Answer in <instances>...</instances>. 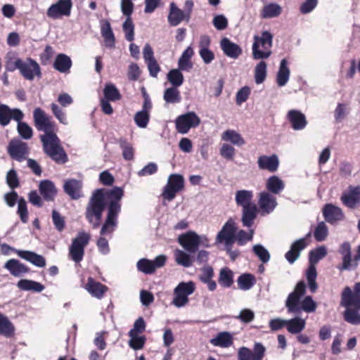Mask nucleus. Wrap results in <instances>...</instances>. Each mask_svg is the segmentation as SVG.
<instances>
[{"instance_id":"3","label":"nucleus","mask_w":360,"mask_h":360,"mask_svg":"<svg viewBox=\"0 0 360 360\" xmlns=\"http://www.w3.org/2000/svg\"><path fill=\"white\" fill-rule=\"evenodd\" d=\"M306 292V284L301 281L297 283L292 292L287 297L285 306L290 314H300L301 311L313 313L316 310L317 304L310 295L302 297Z\"/></svg>"},{"instance_id":"42","label":"nucleus","mask_w":360,"mask_h":360,"mask_svg":"<svg viewBox=\"0 0 360 360\" xmlns=\"http://www.w3.org/2000/svg\"><path fill=\"white\" fill-rule=\"evenodd\" d=\"M101 35L104 39L106 47L112 49L115 47V38L109 22L105 21L101 25Z\"/></svg>"},{"instance_id":"53","label":"nucleus","mask_w":360,"mask_h":360,"mask_svg":"<svg viewBox=\"0 0 360 360\" xmlns=\"http://www.w3.org/2000/svg\"><path fill=\"white\" fill-rule=\"evenodd\" d=\"M349 108L347 104L338 103L334 110V118L336 122H342L349 115Z\"/></svg>"},{"instance_id":"2","label":"nucleus","mask_w":360,"mask_h":360,"mask_svg":"<svg viewBox=\"0 0 360 360\" xmlns=\"http://www.w3.org/2000/svg\"><path fill=\"white\" fill-rule=\"evenodd\" d=\"M124 191L120 187H115L111 190L96 189L91 197L86 209V217L94 229L101 224L103 212L105 207V198L110 199L109 205L117 203L121 208L120 200L123 197Z\"/></svg>"},{"instance_id":"23","label":"nucleus","mask_w":360,"mask_h":360,"mask_svg":"<svg viewBox=\"0 0 360 360\" xmlns=\"http://www.w3.org/2000/svg\"><path fill=\"white\" fill-rule=\"evenodd\" d=\"M341 200L345 206L354 208L360 203V186H349V191L342 193Z\"/></svg>"},{"instance_id":"38","label":"nucleus","mask_w":360,"mask_h":360,"mask_svg":"<svg viewBox=\"0 0 360 360\" xmlns=\"http://www.w3.org/2000/svg\"><path fill=\"white\" fill-rule=\"evenodd\" d=\"M253 192L250 190H239L236 192L235 200L238 206L243 208L254 205L252 203Z\"/></svg>"},{"instance_id":"29","label":"nucleus","mask_w":360,"mask_h":360,"mask_svg":"<svg viewBox=\"0 0 360 360\" xmlns=\"http://www.w3.org/2000/svg\"><path fill=\"white\" fill-rule=\"evenodd\" d=\"M85 289L91 296L97 299H101L107 291L108 287L90 277L88 278Z\"/></svg>"},{"instance_id":"20","label":"nucleus","mask_w":360,"mask_h":360,"mask_svg":"<svg viewBox=\"0 0 360 360\" xmlns=\"http://www.w3.org/2000/svg\"><path fill=\"white\" fill-rule=\"evenodd\" d=\"M8 152L12 158L20 162L28 153L27 144L18 139H13L8 146Z\"/></svg>"},{"instance_id":"10","label":"nucleus","mask_w":360,"mask_h":360,"mask_svg":"<svg viewBox=\"0 0 360 360\" xmlns=\"http://www.w3.org/2000/svg\"><path fill=\"white\" fill-rule=\"evenodd\" d=\"M200 124V118L195 112H188L178 116L175 120L176 131L181 134H187L191 129Z\"/></svg>"},{"instance_id":"55","label":"nucleus","mask_w":360,"mask_h":360,"mask_svg":"<svg viewBox=\"0 0 360 360\" xmlns=\"http://www.w3.org/2000/svg\"><path fill=\"white\" fill-rule=\"evenodd\" d=\"M18 122L17 130L23 139L29 140L33 136V130L26 122H22V120L16 121Z\"/></svg>"},{"instance_id":"25","label":"nucleus","mask_w":360,"mask_h":360,"mask_svg":"<svg viewBox=\"0 0 360 360\" xmlns=\"http://www.w3.org/2000/svg\"><path fill=\"white\" fill-rule=\"evenodd\" d=\"M220 46L224 53L232 59H236L242 54V49L240 46L228 38L225 37L221 40Z\"/></svg>"},{"instance_id":"8","label":"nucleus","mask_w":360,"mask_h":360,"mask_svg":"<svg viewBox=\"0 0 360 360\" xmlns=\"http://www.w3.org/2000/svg\"><path fill=\"white\" fill-rule=\"evenodd\" d=\"M195 290L193 281L181 282L174 289V297L172 304L177 308L185 307L188 302V296Z\"/></svg>"},{"instance_id":"41","label":"nucleus","mask_w":360,"mask_h":360,"mask_svg":"<svg viewBox=\"0 0 360 360\" xmlns=\"http://www.w3.org/2000/svg\"><path fill=\"white\" fill-rule=\"evenodd\" d=\"M306 321L304 319L296 316L293 319H287V330L291 334H298L305 328Z\"/></svg>"},{"instance_id":"45","label":"nucleus","mask_w":360,"mask_h":360,"mask_svg":"<svg viewBox=\"0 0 360 360\" xmlns=\"http://www.w3.org/2000/svg\"><path fill=\"white\" fill-rule=\"evenodd\" d=\"M175 262L184 267H190L193 265L194 259L188 253L181 250H176L174 252Z\"/></svg>"},{"instance_id":"34","label":"nucleus","mask_w":360,"mask_h":360,"mask_svg":"<svg viewBox=\"0 0 360 360\" xmlns=\"http://www.w3.org/2000/svg\"><path fill=\"white\" fill-rule=\"evenodd\" d=\"M214 277V271L210 266H205L201 269V274L199 278L201 282L207 284V288L210 291H214L217 288V283L212 280Z\"/></svg>"},{"instance_id":"35","label":"nucleus","mask_w":360,"mask_h":360,"mask_svg":"<svg viewBox=\"0 0 360 360\" xmlns=\"http://www.w3.org/2000/svg\"><path fill=\"white\" fill-rule=\"evenodd\" d=\"M221 139L223 141L229 142L233 146H236L238 147L243 146L245 143L242 136L233 129H227L224 131L221 134Z\"/></svg>"},{"instance_id":"46","label":"nucleus","mask_w":360,"mask_h":360,"mask_svg":"<svg viewBox=\"0 0 360 360\" xmlns=\"http://www.w3.org/2000/svg\"><path fill=\"white\" fill-rule=\"evenodd\" d=\"M238 288L246 291L250 290L256 283L255 276L251 274H243L237 279Z\"/></svg>"},{"instance_id":"28","label":"nucleus","mask_w":360,"mask_h":360,"mask_svg":"<svg viewBox=\"0 0 360 360\" xmlns=\"http://www.w3.org/2000/svg\"><path fill=\"white\" fill-rule=\"evenodd\" d=\"M283 11L281 5L275 2H269L264 5L260 11V17L262 19H271L278 18Z\"/></svg>"},{"instance_id":"7","label":"nucleus","mask_w":360,"mask_h":360,"mask_svg":"<svg viewBox=\"0 0 360 360\" xmlns=\"http://www.w3.org/2000/svg\"><path fill=\"white\" fill-rule=\"evenodd\" d=\"M178 242L189 253H195L200 245L210 246L206 236H199L193 231H188L179 236Z\"/></svg>"},{"instance_id":"56","label":"nucleus","mask_w":360,"mask_h":360,"mask_svg":"<svg viewBox=\"0 0 360 360\" xmlns=\"http://www.w3.org/2000/svg\"><path fill=\"white\" fill-rule=\"evenodd\" d=\"M254 230L252 229H250L249 232H246L244 230H240L236 232L235 241H236L239 245H244L248 242L252 240Z\"/></svg>"},{"instance_id":"21","label":"nucleus","mask_w":360,"mask_h":360,"mask_svg":"<svg viewBox=\"0 0 360 360\" xmlns=\"http://www.w3.org/2000/svg\"><path fill=\"white\" fill-rule=\"evenodd\" d=\"M310 235L311 233H309L306 238L297 240L291 245L290 250H288L285 255L286 260L290 264H293L299 258L300 252L303 250L307 245L306 239Z\"/></svg>"},{"instance_id":"58","label":"nucleus","mask_w":360,"mask_h":360,"mask_svg":"<svg viewBox=\"0 0 360 360\" xmlns=\"http://www.w3.org/2000/svg\"><path fill=\"white\" fill-rule=\"evenodd\" d=\"M328 235V229L326 224L323 221L319 222L314 232L315 239L319 242L323 241L326 239Z\"/></svg>"},{"instance_id":"11","label":"nucleus","mask_w":360,"mask_h":360,"mask_svg":"<svg viewBox=\"0 0 360 360\" xmlns=\"http://www.w3.org/2000/svg\"><path fill=\"white\" fill-rule=\"evenodd\" d=\"M184 179L183 176L179 174H172L169 175L167 183L164 188L162 196L165 200H172L176 194L183 189Z\"/></svg>"},{"instance_id":"17","label":"nucleus","mask_w":360,"mask_h":360,"mask_svg":"<svg viewBox=\"0 0 360 360\" xmlns=\"http://www.w3.org/2000/svg\"><path fill=\"white\" fill-rule=\"evenodd\" d=\"M72 7V0H58L48 8L46 15L52 19H58L62 16H70Z\"/></svg>"},{"instance_id":"26","label":"nucleus","mask_w":360,"mask_h":360,"mask_svg":"<svg viewBox=\"0 0 360 360\" xmlns=\"http://www.w3.org/2000/svg\"><path fill=\"white\" fill-rule=\"evenodd\" d=\"M257 164L259 169L274 172L278 169L279 160L275 154L270 156L261 155L258 158Z\"/></svg>"},{"instance_id":"13","label":"nucleus","mask_w":360,"mask_h":360,"mask_svg":"<svg viewBox=\"0 0 360 360\" xmlns=\"http://www.w3.org/2000/svg\"><path fill=\"white\" fill-rule=\"evenodd\" d=\"M237 229L235 221L232 219H229L217 233L215 243L217 244H227L228 245H233L235 242V235Z\"/></svg>"},{"instance_id":"37","label":"nucleus","mask_w":360,"mask_h":360,"mask_svg":"<svg viewBox=\"0 0 360 360\" xmlns=\"http://www.w3.org/2000/svg\"><path fill=\"white\" fill-rule=\"evenodd\" d=\"M193 50L191 46L187 47L178 60V68L183 71L189 72L193 68L191 59L193 56Z\"/></svg>"},{"instance_id":"49","label":"nucleus","mask_w":360,"mask_h":360,"mask_svg":"<svg viewBox=\"0 0 360 360\" xmlns=\"http://www.w3.org/2000/svg\"><path fill=\"white\" fill-rule=\"evenodd\" d=\"M163 98L166 103L176 104L181 101V97L179 91L176 87H169L165 89Z\"/></svg>"},{"instance_id":"47","label":"nucleus","mask_w":360,"mask_h":360,"mask_svg":"<svg viewBox=\"0 0 360 360\" xmlns=\"http://www.w3.org/2000/svg\"><path fill=\"white\" fill-rule=\"evenodd\" d=\"M17 286L22 290H32L37 292H40L44 289V286L40 283L27 279L20 280Z\"/></svg>"},{"instance_id":"51","label":"nucleus","mask_w":360,"mask_h":360,"mask_svg":"<svg viewBox=\"0 0 360 360\" xmlns=\"http://www.w3.org/2000/svg\"><path fill=\"white\" fill-rule=\"evenodd\" d=\"M182 70L179 68L171 70L167 74V79L174 87H179L182 85L184 81Z\"/></svg>"},{"instance_id":"54","label":"nucleus","mask_w":360,"mask_h":360,"mask_svg":"<svg viewBox=\"0 0 360 360\" xmlns=\"http://www.w3.org/2000/svg\"><path fill=\"white\" fill-rule=\"evenodd\" d=\"M267 65L266 62L260 61L255 68V81L256 84H259L264 82L267 74Z\"/></svg>"},{"instance_id":"64","label":"nucleus","mask_w":360,"mask_h":360,"mask_svg":"<svg viewBox=\"0 0 360 360\" xmlns=\"http://www.w3.org/2000/svg\"><path fill=\"white\" fill-rule=\"evenodd\" d=\"M51 108L56 118L63 124H68L65 112L56 103L51 105Z\"/></svg>"},{"instance_id":"39","label":"nucleus","mask_w":360,"mask_h":360,"mask_svg":"<svg viewBox=\"0 0 360 360\" xmlns=\"http://www.w3.org/2000/svg\"><path fill=\"white\" fill-rule=\"evenodd\" d=\"M210 342L213 346L226 348L233 344V337L229 332H220Z\"/></svg>"},{"instance_id":"40","label":"nucleus","mask_w":360,"mask_h":360,"mask_svg":"<svg viewBox=\"0 0 360 360\" xmlns=\"http://www.w3.org/2000/svg\"><path fill=\"white\" fill-rule=\"evenodd\" d=\"M72 66V60L69 56L64 53L58 54L54 61V68L62 73H67Z\"/></svg>"},{"instance_id":"4","label":"nucleus","mask_w":360,"mask_h":360,"mask_svg":"<svg viewBox=\"0 0 360 360\" xmlns=\"http://www.w3.org/2000/svg\"><path fill=\"white\" fill-rule=\"evenodd\" d=\"M327 255V250L324 246H320L309 252V266L306 272V277L308 283V286L311 292L314 293L318 288L316 283L317 273L316 269V264L319 260L324 258Z\"/></svg>"},{"instance_id":"30","label":"nucleus","mask_w":360,"mask_h":360,"mask_svg":"<svg viewBox=\"0 0 360 360\" xmlns=\"http://www.w3.org/2000/svg\"><path fill=\"white\" fill-rule=\"evenodd\" d=\"M6 269L13 276L19 277L29 271V268L15 259L8 260L4 264Z\"/></svg>"},{"instance_id":"15","label":"nucleus","mask_w":360,"mask_h":360,"mask_svg":"<svg viewBox=\"0 0 360 360\" xmlns=\"http://www.w3.org/2000/svg\"><path fill=\"white\" fill-rule=\"evenodd\" d=\"M120 212V205L117 203H112L108 206L107 218L103 224L100 233L102 236L111 234L117 226V218Z\"/></svg>"},{"instance_id":"27","label":"nucleus","mask_w":360,"mask_h":360,"mask_svg":"<svg viewBox=\"0 0 360 360\" xmlns=\"http://www.w3.org/2000/svg\"><path fill=\"white\" fill-rule=\"evenodd\" d=\"M323 214L325 219L330 224L340 221L344 218L342 210L332 204L325 205L323 209Z\"/></svg>"},{"instance_id":"60","label":"nucleus","mask_w":360,"mask_h":360,"mask_svg":"<svg viewBox=\"0 0 360 360\" xmlns=\"http://www.w3.org/2000/svg\"><path fill=\"white\" fill-rule=\"evenodd\" d=\"M252 250L263 263H266L269 261L270 254L263 245L260 244L255 245L253 246Z\"/></svg>"},{"instance_id":"33","label":"nucleus","mask_w":360,"mask_h":360,"mask_svg":"<svg viewBox=\"0 0 360 360\" xmlns=\"http://www.w3.org/2000/svg\"><path fill=\"white\" fill-rule=\"evenodd\" d=\"M290 70L288 68V62L285 58L281 60L279 69L276 75V83L278 86H285L290 78Z\"/></svg>"},{"instance_id":"36","label":"nucleus","mask_w":360,"mask_h":360,"mask_svg":"<svg viewBox=\"0 0 360 360\" xmlns=\"http://www.w3.org/2000/svg\"><path fill=\"white\" fill-rule=\"evenodd\" d=\"M285 182L278 176H270L266 182V188L267 191L274 194H279L285 188Z\"/></svg>"},{"instance_id":"50","label":"nucleus","mask_w":360,"mask_h":360,"mask_svg":"<svg viewBox=\"0 0 360 360\" xmlns=\"http://www.w3.org/2000/svg\"><path fill=\"white\" fill-rule=\"evenodd\" d=\"M119 145L122 150V157L125 160H132L134 158V149L133 145L126 139H120Z\"/></svg>"},{"instance_id":"57","label":"nucleus","mask_w":360,"mask_h":360,"mask_svg":"<svg viewBox=\"0 0 360 360\" xmlns=\"http://www.w3.org/2000/svg\"><path fill=\"white\" fill-rule=\"evenodd\" d=\"M357 309L347 308L344 313L345 320L353 325L360 324V313Z\"/></svg>"},{"instance_id":"5","label":"nucleus","mask_w":360,"mask_h":360,"mask_svg":"<svg viewBox=\"0 0 360 360\" xmlns=\"http://www.w3.org/2000/svg\"><path fill=\"white\" fill-rule=\"evenodd\" d=\"M273 35L269 31H264L261 36L254 37L252 57L255 60L266 59L271 55Z\"/></svg>"},{"instance_id":"63","label":"nucleus","mask_w":360,"mask_h":360,"mask_svg":"<svg viewBox=\"0 0 360 360\" xmlns=\"http://www.w3.org/2000/svg\"><path fill=\"white\" fill-rule=\"evenodd\" d=\"M18 214L20 216V220L23 223L28 221V212L27 208V202L23 198H20L18 200Z\"/></svg>"},{"instance_id":"22","label":"nucleus","mask_w":360,"mask_h":360,"mask_svg":"<svg viewBox=\"0 0 360 360\" xmlns=\"http://www.w3.org/2000/svg\"><path fill=\"white\" fill-rule=\"evenodd\" d=\"M287 119L294 130H302L307 125L306 116L298 110H289L287 114Z\"/></svg>"},{"instance_id":"18","label":"nucleus","mask_w":360,"mask_h":360,"mask_svg":"<svg viewBox=\"0 0 360 360\" xmlns=\"http://www.w3.org/2000/svg\"><path fill=\"white\" fill-rule=\"evenodd\" d=\"M23 112L18 108H10L8 105L0 102V124L7 126L13 119L15 121L22 120Z\"/></svg>"},{"instance_id":"12","label":"nucleus","mask_w":360,"mask_h":360,"mask_svg":"<svg viewBox=\"0 0 360 360\" xmlns=\"http://www.w3.org/2000/svg\"><path fill=\"white\" fill-rule=\"evenodd\" d=\"M341 305L346 308L354 307L360 311V283H356L354 288V292L349 287H346L341 298Z\"/></svg>"},{"instance_id":"14","label":"nucleus","mask_w":360,"mask_h":360,"mask_svg":"<svg viewBox=\"0 0 360 360\" xmlns=\"http://www.w3.org/2000/svg\"><path fill=\"white\" fill-rule=\"evenodd\" d=\"M266 352L265 347L260 342L254 344L253 349L241 347L238 350V360H262Z\"/></svg>"},{"instance_id":"31","label":"nucleus","mask_w":360,"mask_h":360,"mask_svg":"<svg viewBox=\"0 0 360 360\" xmlns=\"http://www.w3.org/2000/svg\"><path fill=\"white\" fill-rule=\"evenodd\" d=\"M186 13L179 8L175 3L172 2L169 4V13L168 15V22L172 26H177L183 20H186Z\"/></svg>"},{"instance_id":"61","label":"nucleus","mask_w":360,"mask_h":360,"mask_svg":"<svg viewBox=\"0 0 360 360\" xmlns=\"http://www.w3.org/2000/svg\"><path fill=\"white\" fill-rule=\"evenodd\" d=\"M136 266L139 271L146 274H150L154 272V266L152 260L148 259H141L138 261Z\"/></svg>"},{"instance_id":"9","label":"nucleus","mask_w":360,"mask_h":360,"mask_svg":"<svg viewBox=\"0 0 360 360\" xmlns=\"http://www.w3.org/2000/svg\"><path fill=\"white\" fill-rule=\"evenodd\" d=\"M1 251L2 254L8 255L10 251L15 252L20 258L30 262L37 267H44L46 266L45 258L34 252L29 250H16L7 244L1 245Z\"/></svg>"},{"instance_id":"6","label":"nucleus","mask_w":360,"mask_h":360,"mask_svg":"<svg viewBox=\"0 0 360 360\" xmlns=\"http://www.w3.org/2000/svg\"><path fill=\"white\" fill-rule=\"evenodd\" d=\"M91 236L82 231H79L76 237L72 238L69 247V257L75 263L82 261L84 255V249L89 243Z\"/></svg>"},{"instance_id":"16","label":"nucleus","mask_w":360,"mask_h":360,"mask_svg":"<svg viewBox=\"0 0 360 360\" xmlns=\"http://www.w3.org/2000/svg\"><path fill=\"white\" fill-rule=\"evenodd\" d=\"M278 205L276 198L268 191H264L258 195L259 211L262 216L272 213Z\"/></svg>"},{"instance_id":"24","label":"nucleus","mask_w":360,"mask_h":360,"mask_svg":"<svg viewBox=\"0 0 360 360\" xmlns=\"http://www.w3.org/2000/svg\"><path fill=\"white\" fill-rule=\"evenodd\" d=\"M82 182L75 179H68L65 181L63 189L72 199L77 200L82 196Z\"/></svg>"},{"instance_id":"59","label":"nucleus","mask_w":360,"mask_h":360,"mask_svg":"<svg viewBox=\"0 0 360 360\" xmlns=\"http://www.w3.org/2000/svg\"><path fill=\"white\" fill-rule=\"evenodd\" d=\"M134 120L137 127L142 129L146 128L149 122L150 114L141 110L138 111L135 114Z\"/></svg>"},{"instance_id":"19","label":"nucleus","mask_w":360,"mask_h":360,"mask_svg":"<svg viewBox=\"0 0 360 360\" xmlns=\"http://www.w3.org/2000/svg\"><path fill=\"white\" fill-rule=\"evenodd\" d=\"M17 67L27 79L32 80L36 75H40L39 65L36 61L30 58L25 62L17 59Z\"/></svg>"},{"instance_id":"44","label":"nucleus","mask_w":360,"mask_h":360,"mask_svg":"<svg viewBox=\"0 0 360 360\" xmlns=\"http://www.w3.org/2000/svg\"><path fill=\"white\" fill-rule=\"evenodd\" d=\"M257 207L255 205L243 208L242 222L244 226L250 227L257 216Z\"/></svg>"},{"instance_id":"32","label":"nucleus","mask_w":360,"mask_h":360,"mask_svg":"<svg viewBox=\"0 0 360 360\" xmlns=\"http://www.w3.org/2000/svg\"><path fill=\"white\" fill-rule=\"evenodd\" d=\"M39 188L41 195L43 196L45 200H53L56 195L57 190L52 181L49 180L41 181L39 184Z\"/></svg>"},{"instance_id":"52","label":"nucleus","mask_w":360,"mask_h":360,"mask_svg":"<svg viewBox=\"0 0 360 360\" xmlns=\"http://www.w3.org/2000/svg\"><path fill=\"white\" fill-rule=\"evenodd\" d=\"M104 98L110 101H117L121 98V94L116 86L112 83L105 84L103 89Z\"/></svg>"},{"instance_id":"48","label":"nucleus","mask_w":360,"mask_h":360,"mask_svg":"<svg viewBox=\"0 0 360 360\" xmlns=\"http://www.w3.org/2000/svg\"><path fill=\"white\" fill-rule=\"evenodd\" d=\"M219 283L224 288H230L233 283V272L227 267L220 270L219 276Z\"/></svg>"},{"instance_id":"43","label":"nucleus","mask_w":360,"mask_h":360,"mask_svg":"<svg viewBox=\"0 0 360 360\" xmlns=\"http://www.w3.org/2000/svg\"><path fill=\"white\" fill-rule=\"evenodd\" d=\"M15 333V326L8 318L0 313V335L11 338Z\"/></svg>"},{"instance_id":"1","label":"nucleus","mask_w":360,"mask_h":360,"mask_svg":"<svg viewBox=\"0 0 360 360\" xmlns=\"http://www.w3.org/2000/svg\"><path fill=\"white\" fill-rule=\"evenodd\" d=\"M33 118L36 128L44 131V134L40 136L44 153L56 163H65L68 160V155L54 132L56 124L51 117L42 109L37 108L33 112Z\"/></svg>"},{"instance_id":"62","label":"nucleus","mask_w":360,"mask_h":360,"mask_svg":"<svg viewBox=\"0 0 360 360\" xmlns=\"http://www.w3.org/2000/svg\"><path fill=\"white\" fill-rule=\"evenodd\" d=\"M122 29L125 34V39L132 41L134 39V25L131 18H126L122 25Z\"/></svg>"}]
</instances>
